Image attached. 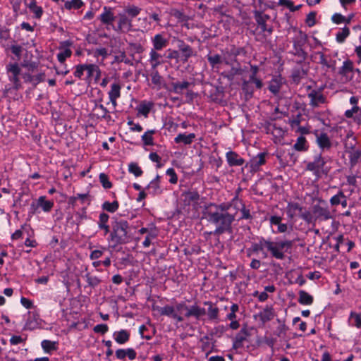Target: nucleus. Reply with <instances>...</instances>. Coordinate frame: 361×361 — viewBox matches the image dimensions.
<instances>
[{
	"label": "nucleus",
	"mask_w": 361,
	"mask_h": 361,
	"mask_svg": "<svg viewBox=\"0 0 361 361\" xmlns=\"http://www.w3.org/2000/svg\"><path fill=\"white\" fill-rule=\"evenodd\" d=\"M204 305L208 306V319L214 323H219L220 321L219 309L211 301H206L204 302ZM184 311L185 312L184 314L185 317L190 318L193 317L196 319H200L207 313L204 307H201L197 304L188 306L185 302H177L175 306L166 305L159 309L161 315L169 317L174 319L177 323L184 320V317L182 316V313Z\"/></svg>",
	"instance_id": "f257e3e1"
},
{
	"label": "nucleus",
	"mask_w": 361,
	"mask_h": 361,
	"mask_svg": "<svg viewBox=\"0 0 361 361\" xmlns=\"http://www.w3.org/2000/svg\"><path fill=\"white\" fill-rule=\"evenodd\" d=\"M231 204L221 203L219 204L209 203L202 209V219L215 226L213 231L214 235H221L225 233L233 232L232 224L235 220V213L228 212Z\"/></svg>",
	"instance_id": "f03ea898"
},
{
	"label": "nucleus",
	"mask_w": 361,
	"mask_h": 361,
	"mask_svg": "<svg viewBox=\"0 0 361 361\" xmlns=\"http://www.w3.org/2000/svg\"><path fill=\"white\" fill-rule=\"evenodd\" d=\"M293 246L292 240H280L274 242L271 239H266L263 237L259 238L258 242L252 243L251 247L247 250V256L251 254L262 252V258H267V251L270 252L271 256L277 259H283L285 252Z\"/></svg>",
	"instance_id": "7ed1b4c3"
},
{
	"label": "nucleus",
	"mask_w": 361,
	"mask_h": 361,
	"mask_svg": "<svg viewBox=\"0 0 361 361\" xmlns=\"http://www.w3.org/2000/svg\"><path fill=\"white\" fill-rule=\"evenodd\" d=\"M133 239L128 223L125 220L115 219L111 223V230L107 238L109 245L116 249L118 245L130 243Z\"/></svg>",
	"instance_id": "20e7f679"
},
{
	"label": "nucleus",
	"mask_w": 361,
	"mask_h": 361,
	"mask_svg": "<svg viewBox=\"0 0 361 361\" xmlns=\"http://www.w3.org/2000/svg\"><path fill=\"white\" fill-rule=\"evenodd\" d=\"M142 9L135 5H128L126 6L122 13L118 15V22L116 26H113V30L117 32L127 33L134 31L133 25V19L137 16Z\"/></svg>",
	"instance_id": "39448f33"
},
{
	"label": "nucleus",
	"mask_w": 361,
	"mask_h": 361,
	"mask_svg": "<svg viewBox=\"0 0 361 361\" xmlns=\"http://www.w3.org/2000/svg\"><path fill=\"white\" fill-rule=\"evenodd\" d=\"M254 17L257 24L258 28L260 29V32L257 34V36L259 37V39L257 40H264L274 32V26L271 24H269V21H270L271 17L269 15L263 13L260 11H255Z\"/></svg>",
	"instance_id": "423d86ee"
},
{
	"label": "nucleus",
	"mask_w": 361,
	"mask_h": 361,
	"mask_svg": "<svg viewBox=\"0 0 361 361\" xmlns=\"http://www.w3.org/2000/svg\"><path fill=\"white\" fill-rule=\"evenodd\" d=\"M326 161L322 157V154H317L314 157L312 161H309L306 165V170L312 172L316 179L318 180L323 175H327L329 169L326 166Z\"/></svg>",
	"instance_id": "0eeeda50"
},
{
	"label": "nucleus",
	"mask_w": 361,
	"mask_h": 361,
	"mask_svg": "<svg viewBox=\"0 0 361 361\" xmlns=\"http://www.w3.org/2000/svg\"><path fill=\"white\" fill-rule=\"evenodd\" d=\"M6 70L8 75V79L13 82L14 88L18 90L20 87V82L18 77L20 73V68L18 64L16 63H10L6 65Z\"/></svg>",
	"instance_id": "6e6552de"
},
{
	"label": "nucleus",
	"mask_w": 361,
	"mask_h": 361,
	"mask_svg": "<svg viewBox=\"0 0 361 361\" xmlns=\"http://www.w3.org/2000/svg\"><path fill=\"white\" fill-rule=\"evenodd\" d=\"M314 135L316 137V143L322 152H326L331 149L333 144L326 133H319L316 130L314 132Z\"/></svg>",
	"instance_id": "1a4fd4ad"
},
{
	"label": "nucleus",
	"mask_w": 361,
	"mask_h": 361,
	"mask_svg": "<svg viewBox=\"0 0 361 361\" xmlns=\"http://www.w3.org/2000/svg\"><path fill=\"white\" fill-rule=\"evenodd\" d=\"M312 60H317L318 59L319 61L317 63L321 64L323 67L326 68L327 69H331L333 71L336 70V60L333 59L330 56L325 55L322 51L314 52L312 56Z\"/></svg>",
	"instance_id": "9d476101"
},
{
	"label": "nucleus",
	"mask_w": 361,
	"mask_h": 361,
	"mask_svg": "<svg viewBox=\"0 0 361 361\" xmlns=\"http://www.w3.org/2000/svg\"><path fill=\"white\" fill-rule=\"evenodd\" d=\"M113 10V8L105 6L103 7L102 13L98 17V20L103 25H106V28L111 27L113 29V26H114V21L116 19V16Z\"/></svg>",
	"instance_id": "9b49d317"
},
{
	"label": "nucleus",
	"mask_w": 361,
	"mask_h": 361,
	"mask_svg": "<svg viewBox=\"0 0 361 361\" xmlns=\"http://www.w3.org/2000/svg\"><path fill=\"white\" fill-rule=\"evenodd\" d=\"M182 201L184 206L196 207L199 204L200 195L196 190H188L182 193Z\"/></svg>",
	"instance_id": "f8f14e48"
},
{
	"label": "nucleus",
	"mask_w": 361,
	"mask_h": 361,
	"mask_svg": "<svg viewBox=\"0 0 361 361\" xmlns=\"http://www.w3.org/2000/svg\"><path fill=\"white\" fill-rule=\"evenodd\" d=\"M229 204L231 207H233L235 209L240 210L242 216L240 217V219H252L250 207H246L243 202L238 198V195L235 196Z\"/></svg>",
	"instance_id": "ddd939ff"
},
{
	"label": "nucleus",
	"mask_w": 361,
	"mask_h": 361,
	"mask_svg": "<svg viewBox=\"0 0 361 361\" xmlns=\"http://www.w3.org/2000/svg\"><path fill=\"white\" fill-rule=\"evenodd\" d=\"M312 213L317 219L327 221L332 218L331 212L327 206L314 204L312 207Z\"/></svg>",
	"instance_id": "4468645a"
},
{
	"label": "nucleus",
	"mask_w": 361,
	"mask_h": 361,
	"mask_svg": "<svg viewBox=\"0 0 361 361\" xmlns=\"http://www.w3.org/2000/svg\"><path fill=\"white\" fill-rule=\"evenodd\" d=\"M353 63L348 59L343 61L342 66L339 68L338 74L344 78L345 82H348L353 78Z\"/></svg>",
	"instance_id": "2eb2a0df"
},
{
	"label": "nucleus",
	"mask_w": 361,
	"mask_h": 361,
	"mask_svg": "<svg viewBox=\"0 0 361 361\" xmlns=\"http://www.w3.org/2000/svg\"><path fill=\"white\" fill-rule=\"evenodd\" d=\"M152 43L153 47L151 51H158L166 48L169 44V39L164 37L161 33L155 35L152 38Z\"/></svg>",
	"instance_id": "dca6fc26"
},
{
	"label": "nucleus",
	"mask_w": 361,
	"mask_h": 361,
	"mask_svg": "<svg viewBox=\"0 0 361 361\" xmlns=\"http://www.w3.org/2000/svg\"><path fill=\"white\" fill-rule=\"evenodd\" d=\"M121 85L118 82H114L111 85V89L108 92L110 102L114 108L117 106V99L121 97Z\"/></svg>",
	"instance_id": "f3484780"
},
{
	"label": "nucleus",
	"mask_w": 361,
	"mask_h": 361,
	"mask_svg": "<svg viewBox=\"0 0 361 361\" xmlns=\"http://www.w3.org/2000/svg\"><path fill=\"white\" fill-rule=\"evenodd\" d=\"M83 277L86 280L87 286L91 288H97L102 282L100 276L95 275L92 271H88L87 268H85V274Z\"/></svg>",
	"instance_id": "a211bd4d"
},
{
	"label": "nucleus",
	"mask_w": 361,
	"mask_h": 361,
	"mask_svg": "<svg viewBox=\"0 0 361 361\" xmlns=\"http://www.w3.org/2000/svg\"><path fill=\"white\" fill-rule=\"evenodd\" d=\"M310 99V105L312 107H317L319 104L326 102V97L319 91L313 90L307 94Z\"/></svg>",
	"instance_id": "6ab92c4d"
},
{
	"label": "nucleus",
	"mask_w": 361,
	"mask_h": 361,
	"mask_svg": "<svg viewBox=\"0 0 361 361\" xmlns=\"http://www.w3.org/2000/svg\"><path fill=\"white\" fill-rule=\"evenodd\" d=\"M228 164L230 166H240L244 164L245 159L234 151H229L226 154Z\"/></svg>",
	"instance_id": "aec40b11"
},
{
	"label": "nucleus",
	"mask_w": 361,
	"mask_h": 361,
	"mask_svg": "<svg viewBox=\"0 0 361 361\" xmlns=\"http://www.w3.org/2000/svg\"><path fill=\"white\" fill-rule=\"evenodd\" d=\"M249 335L250 334L247 329L246 327L242 328L233 339V348L235 349L242 348L243 346V342L247 339Z\"/></svg>",
	"instance_id": "412c9836"
},
{
	"label": "nucleus",
	"mask_w": 361,
	"mask_h": 361,
	"mask_svg": "<svg viewBox=\"0 0 361 361\" xmlns=\"http://www.w3.org/2000/svg\"><path fill=\"white\" fill-rule=\"evenodd\" d=\"M283 84V79L281 75L274 76L269 82L268 90L274 94L277 95Z\"/></svg>",
	"instance_id": "4be33fe9"
},
{
	"label": "nucleus",
	"mask_w": 361,
	"mask_h": 361,
	"mask_svg": "<svg viewBox=\"0 0 361 361\" xmlns=\"http://www.w3.org/2000/svg\"><path fill=\"white\" fill-rule=\"evenodd\" d=\"M92 111L94 112V116L97 119H111L109 111L103 104H95Z\"/></svg>",
	"instance_id": "5701e85b"
},
{
	"label": "nucleus",
	"mask_w": 361,
	"mask_h": 361,
	"mask_svg": "<svg viewBox=\"0 0 361 361\" xmlns=\"http://www.w3.org/2000/svg\"><path fill=\"white\" fill-rule=\"evenodd\" d=\"M271 226H277V230L274 231L276 233H285L288 230V225L281 222L282 218L279 216L273 215L269 219Z\"/></svg>",
	"instance_id": "b1692460"
},
{
	"label": "nucleus",
	"mask_w": 361,
	"mask_h": 361,
	"mask_svg": "<svg viewBox=\"0 0 361 361\" xmlns=\"http://www.w3.org/2000/svg\"><path fill=\"white\" fill-rule=\"evenodd\" d=\"M258 317L262 324H265L274 318V310L272 306L267 305L261 312H259Z\"/></svg>",
	"instance_id": "393cba45"
},
{
	"label": "nucleus",
	"mask_w": 361,
	"mask_h": 361,
	"mask_svg": "<svg viewBox=\"0 0 361 361\" xmlns=\"http://www.w3.org/2000/svg\"><path fill=\"white\" fill-rule=\"evenodd\" d=\"M149 193L155 196L161 194L162 190L160 186V176L157 175L153 180H152L146 188Z\"/></svg>",
	"instance_id": "a878e982"
},
{
	"label": "nucleus",
	"mask_w": 361,
	"mask_h": 361,
	"mask_svg": "<svg viewBox=\"0 0 361 361\" xmlns=\"http://www.w3.org/2000/svg\"><path fill=\"white\" fill-rule=\"evenodd\" d=\"M149 56L148 61L151 65V70L157 69L164 63L162 55L157 51L150 50Z\"/></svg>",
	"instance_id": "bb28decb"
},
{
	"label": "nucleus",
	"mask_w": 361,
	"mask_h": 361,
	"mask_svg": "<svg viewBox=\"0 0 361 361\" xmlns=\"http://www.w3.org/2000/svg\"><path fill=\"white\" fill-rule=\"evenodd\" d=\"M196 137V135L195 133H179L175 138L174 142L176 144H180L183 143L185 145H190L192 144Z\"/></svg>",
	"instance_id": "cd10ccee"
},
{
	"label": "nucleus",
	"mask_w": 361,
	"mask_h": 361,
	"mask_svg": "<svg viewBox=\"0 0 361 361\" xmlns=\"http://www.w3.org/2000/svg\"><path fill=\"white\" fill-rule=\"evenodd\" d=\"M305 42L299 39L293 40V54L295 56L302 58L305 60L307 58V54L303 49L302 47L304 45Z\"/></svg>",
	"instance_id": "c85d7f7f"
},
{
	"label": "nucleus",
	"mask_w": 361,
	"mask_h": 361,
	"mask_svg": "<svg viewBox=\"0 0 361 361\" xmlns=\"http://www.w3.org/2000/svg\"><path fill=\"white\" fill-rule=\"evenodd\" d=\"M251 73L249 76L248 81L252 84L253 83L255 85L257 89H261L263 86V82L261 79L257 77V74L259 71V68L257 66H250Z\"/></svg>",
	"instance_id": "c756f323"
},
{
	"label": "nucleus",
	"mask_w": 361,
	"mask_h": 361,
	"mask_svg": "<svg viewBox=\"0 0 361 361\" xmlns=\"http://www.w3.org/2000/svg\"><path fill=\"white\" fill-rule=\"evenodd\" d=\"M302 208L297 202H289L286 207V214L288 218L293 219L298 215V212H301Z\"/></svg>",
	"instance_id": "7c9ffc66"
},
{
	"label": "nucleus",
	"mask_w": 361,
	"mask_h": 361,
	"mask_svg": "<svg viewBox=\"0 0 361 361\" xmlns=\"http://www.w3.org/2000/svg\"><path fill=\"white\" fill-rule=\"evenodd\" d=\"M266 156L267 154L265 152H262L258 154L256 157H253L250 161L251 169L254 171L258 170L262 165L265 164Z\"/></svg>",
	"instance_id": "2f4dec72"
},
{
	"label": "nucleus",
	"mask_w": 361,
	"mask_h": 361,
	"mask_svg": "<svg viewBox=\"0 0 361 361\" xmlns=\"http://www.w3.org/2000/svg\"><path fill=\"white\" fill-rule=\"evenodd\" d=\"M207 61H209L212 68H215L217 65H219L224 62L227 65H231L229 61L226 59H223L221 56L218 54H208L207 56Z\"/></svg>",
	"instance_id": "473e14b6"
},
{
	"label": "nucleus",
	"mask_w": 361,
	"mask_h": 361,
	"mask_svg": "<svg viewBox=\"0 0 361 361\" xmlns=\"http://www.w3.org/2000/svg\"><path fill=\"white\" fill-rule=\"evenodd\" d=\"M293 149L298 152L307 151L309 149V145L306 138L302 135L299 136L297 138L295 143L293 145Z\"/></svg>",
	"instance_id": "72a5a7b5"
},
{
	"label": "nucleus",
	"mask_w": 361,
	"mask_h": 361,
	"mask_svg": "<svg viewBox=\"0 0 361 361\" xmlns=\"http://www.w3.org/2000/svg\"><path fill=\"white\" fill-rule=\"evenodd\" d=\"M171 86L172 89L170 90V91L176 94H182L183 90L188 89L190 86V83L184 80L182 82H171Z\"/></svg>",
	"instance_id": "f704fd0d"
},
{
	"label": "nucleus",
	"mask_w": 361,
	"mask_h": 361,
	"mask_svg": "<svg viewBox=\"0 0 361 361\" xmlns=\"http://www.w3.org/2000/svg\"><path fill=\"white\" fill-rule=\"evenodd\" d=\"M37 202L38 203L39 208H42L44 212H49L54 207V202L47 200L45 196L39 197Z\"/></svg>",
	"instance_id": "c9c22d12"
},
{
	"label": "nucleus",
	"mask_w": 361,
	"mask_h": 361,
	"mask_svg": "<svg viewBox=\"0 0 361 361\" xmlns=\"http://www.w3.org/2000/svg\"><path fill=\"white\" fill-rule=\"evenodd\" d=\"M29 10L34 14V18L40 19L43 15V8L42 6H37L35 0H32L31 2L27 5Z\"/></svg>",
	"instance_id": "e433bc0d"
},
{
	"label": "nucleus",
	"mask_w": 361,
	"mask_h": 361,
	"mask_svg": "<svg viewBox=\"0 0 361 361\" xmlns=\"http://www.w3.org/2000/svg\"><path fill=\"white\" fill-rule=\"evenodd\" d=\"M150 76L152 82L157 87L158 90L164 87V79L159 74L157 69L151 70Z\"/></svg>",
	"instance_id": "4c0bfd02"
},
{
	"label": "nucleus",
	"mask_w": 361,
	"mask_h": 361,
	"mask_svg": "<svg viewBox=\"0 0 361 361\" xmlns=\"http://www.w3.org/2000/svg\"><path fill=\"white\" fill-rule=\"evenodd\" d=\"M298 302L303 305H310L313 303V297L307 292L303 290H300L298 293Z\"/></svg>",
	"instance_id": "58836bf2"
},
{
	"label": "nucleus",
	"mask_w": 361,
	"mask_h": 361,
	"mask_svg": "<svg viewBox=\"0 0 361 361\" xmlns=\"http://www.w3.org/2000/svg\"><path fill=\"white\" fill-rule=\"evenodd\" d=\"M154 104L152 102L142 101L137 108L138 113L147 117L150 112Z\"/></svg>",
	"instance_id": "ea45409f"
},
{
	"label": "nucleus",
	"mask_w": 361,
	"mask_h": 361,
	"mask_svg": "<svg viewBox=\"0 0 361 361\" xmlns=\"http://www.w3.org/2000/svg\"><path fill=\"white\" fill-rule=\"evenodd\" d=\"M85 71H87V78H90L96 74V78H98L101 75V71L98 66L95 64H85Z\"/></svg>",
	"instance_id": "a19ab883"
},
{
	"label": "nucleus",
	"mask_w": 361,
	"mask_h": 361,
	"mask_svg": "<svg viewBox=\"0 0 361 361\" xmlns=\"http://www.w3.org/2000/svg\"><path fill=\"white\" fill-rule=\"evenodd\" d=\"M115 341L119 344H123L126 343L130 338V334L126 330H121L115 332L114 334Z\"/></svg>",
	"instance_id": "79ce46f5"
},
{
	"label": "nucleus",
	"mask_w": 361,
	"mask_h": 361,
	"mask_svg": "<svg viewBox=\"0 0 361 361\" xmlns=\"http://www.w3.org/2000/svg\"><path fill=\"white\" fill-rule=\"evenodd\" d=\"M360 157L361 150L353 147L352 150L349 152V161L350 164V166H355L357 164Z\"/></svg>",
	"instance_id": "37998d69"
},
{
	"label": "nucleus",
	"mask_w": 361,
	"mask_h": 361,
	"mask_svg": "<svg viewBox=\"0 0 361 361\" xmlns=\"http://www.w3.org/2000/svg\"><path fill=\"white\" fill-rule=\"evenodd\" d=\"M42 349L45 353H49L52 350L57 349V342L51 341L49 340H44L41 343Z\"/></svg>",
	"instance_id": "c03bdc74"
},
{
	"label": "nucleus",
	"mask_w": 361,
	"mask_h": 361,
	"mask_svg": "<svg viewBox=\"0 0 361 361\" xmlns=\"http://www.w3.org/2000/svg\"><path fill=\"white\" fill-rule=\"evenodd\" d=\"M118 207H119V203L116 200H115L112 202L106 201L102 205V208L104 210L109 212L110 213H114L116 211H117V209H118Z\"/></svg>",
	"instance_id": "a18cd8bd"
},
{
	"label": "nucleus",
	"mask_w": 361,
	"mask_h": 361,
	"mask_svg": "<svg viewBox=\"0 0 361 361\" xmlns=\"http://www.w3.org/2000/svg\"><path fill=\"white\" fill-rule=\"evenodd\" d=\"M59 51L56 55L57 59L61 64H64L66 59L71 56L72 51L71 49H63Z\"/></svg>",
	"instance_id": "49530a36"
},
{
	"label": "nucleus",
	"mask_w": 361,
	"mask_h": 361,
	"mask_svg": "<svg viewBox=\"0 0 361 361\" xmlns=\"http://www.w3.org/2000/svg\"><path fill=\"white\" fill-rule=\"evenodd\" d=\"M129 173L133 174L136 178L140 177L143 174V171L137 163L130 162L128 164Z\"/></svg>",
	"instance_id": "de8ad7c7"
},
{
	"label": "nucleus",
	"mask_w": 361,
	"mask_h": 361,
	"mask_svg": "<svg viewBox=\"0 0 361 361\" xmlns=\"http://www.w3.org/2000/svg\"><path fill=\"white\" fill-rule=\"evenodd\" d=\"M349 35L350 30L348 27L345 26L341 31L336 33V39L338 43H343Z\"/></svg>",
	"instance_id": "09e8293b"
},
{
	"label": "nucleus",
	"mask_w": 361,
	"mask_h": 361,
	"mask_svg": "<svg viewBox=\"0 0 361 361\" xmlns=\"http://www.w3.org/2000/svg\"><path fill=\"white\" fill-rule=\"evenodd\" d=\"M180 53L181 60L183 62H187L189 58L195 55V52L190 45H188L187 47H185L184 49H182Z\"/></svg>",
	"instance_id": "8fccbe9b"
},
{
	"label": "nucleus",
	"mask_w": 361,
	"mask_h": 361,
	"mask_svg": "<svg viewBox=\"0 0 361 361\" xmlns=\"http://www.w3.org/2000/svg\"><path fill=\"white\" fill-rule=\"evenodd\" d=\"M82 0L66 1L64 4V8L67 10L79 9L83 6Z\"/></svg>",
	"instance_id": "3c124183"
},
{
	"label": "nucleus",
	"mask_w": 361,
	"mask_h": 361,
	"mask_svg": "<svg viewBox=\"0 0 361 361\" xmlns=\"http://www.w3.org/2000/svg\"><path fill=\"white\" fill-rule=\"evenodd\" d=\"M344 197L345 194L343 190H338L336 195L331 197L329 200L331 205L334 207L339 205Z\"/></svg>",
	"instance_id": "603ef678"
},
{
	"label": "nucleus",
	"mask_w": 361,
	"mask_h": 361,
	"mask_svg": "<svg viewBox=\"0 0 361 361\" xmlns=\"http://www.w3.org/2000/svg\"><path fill=\"white\" fill-rule=\"evenodd\" d=\"M154 133L155 130H147L142 135V140L145 145H152L154 144L152 134Z\"/></svg>",
	"instance_id": "864d4df0"
},
{
	"label": "nucleus",
	"mask_w": 361,
	"mask_h": 361,
	"mask_svg": "<svg viewBox=\"0 0 361 361\" xmlns=\"http://www.w3.org/2000/svg\"><path fill=\"white\" fill-rule=\"evenodd\" d=\"M279 4L286 6L291 12L299 10L302 6V5L294 6L293 2L290 0H279Z\"/></svg>",
	"instance_id": "5fc2aeb1"
},
{
	"label": "nucleus",
	"mask_w": 361,
	"mask_h": 361,
	"mask_svg": "<svg viewBox=\"0 0 361 361\" xmlns=\"http://www.w3.org/2000/svg\"><path fill=\"white\" fill-rule=\"evenodd\" d=\"M99 181L104 189H110L112 187V183L109 178L104 173H101L99 176Z\"/></svg>",
	"instance_id": "6e6d98bb"
},
{
	"label": "nucleus",
	"mask_w": 361,
	"mask_h": 361,
	"mask_svg": "<svg viewBox=\"0 0 361 361\" xmlns=\"http://www.w3.org/2000/svg\"><path fill=\"white\" fill-rule=\"evenodd\" d=\"M242 90L245 93V94L252 97L254 92V88L251 85V83L246 80H244L242 82Z\"/></svg>",
	"instance_id": "4d7b16f0"
},
{
	"label": "nucleus",
	"mask_w": 361,
	"mask_h": 361,
	"mask_svg": "<svg viewBox=\"0 0 361 361\" xmlns=\"http://www.w3.org/2000/svg\"><path fill=\"white\" fill-rule=\"evenodd\" d=\"M22 66L26 68L29 71H35L38 68V63L32 61H24Z\"/></svg>",
	"instance_id": "13d9d810"
},
{
	"label": "nucleus",
	"mask_w": 361,
	"mask_h": 361,
	"mask_svg": "<svg viewBox=\"0 0 361 361\" xmlns=\"http://www.w3.org/2000/svg\"><path fill=\"white\" fill-rule=\"evenodd\" d=\"M93 331L95 333L105 334L109 331V327L106 324H100L94 326Z\"/></svg>",
	"instance_id": "bf43d9fd"
},
{
	"label": "nucleus",
	"mask_w": 361,
	"mask_h": 361,
	"mask_svg": "<svg viewBox=\"0 0 361 361\" xmlns=\"http://www.w3.org/2000/svg\"><path fill=\"white\" fill-rule=\"evenodd\" d=\"M316 12L312 11L307 15L305 23L309 27H312L315 25Z\"/></svg>",
	"instance_id": "052dcab7"
},
{
	"label": "nucleus",
	"mask_w": 361,
	"mask_h": 361,
	"mask_svg": "<svg viewBox=\"0 0 361 361\" xmlns=\"http://www.w3.org/2000/svg\"><path fill=\"white\" fill-rule=\"evenodd\" d=\"M75 71L73 75L75 77L81 79L82 76L84 74V71H85V64H79L75 66Z\"/></svg>",
	"instance_id": "680f3d73"
},
{
	"label": "nucleus",
	"mask_w": 361,
	"mask_h": 361,
	"mask_svg": "<svg viewBox=\"0 0 361 361\" xmlns=\"http://www.w3.org/2000/svg\"><path fill=\"white\" fill-rule=\"evenodd\" d=\"M108 50L104 47L97 48L94 51V57L101 56H102V59H104L108 56Z\"/></svg>",
	"instance_id": "e2e57ef3"
},
{
	"label": "nucleus",
	"mask_w": 361,
	"mask_h": 361,
	"mask_svg": "<svg viewBox=\"0 0 361 361\" xmlns=\"http://www.w3.org/2000/svg\"><path fill=\"white\" fill-rule=\"evenodd\" d=\"M166 175L170 176L169 182L172 184H176L178 181V177L173 168H169L166 170Z\"/></svg>",
	"instance_id": "0e129e2a"
},
{
	"label": "nucleus",
	"mask_w": 361,
	"mask_h": 361,
	"mask_svg": "<svg viewBox=\"0 0 361 361\" xmlns=\"http://www.w3.org/2000/svg\"><path fill=\"white\" fill-rule=\"evenodd\" d=\"M331 20L335 24L343 23L345 20V17L341 13H336L331 16Z\"/></svg>",
	"instance_id": "69168bd1"
},
{
	"label": "nucleus",
	"mask_w": 361,
	"mask_h": 361,
	"mask_svg": "<svg viewBox=\"0 0 361 361\" xmlns=\"http://www.w3.org/2000/svg\"><path fill=\"white\" fill-rule=\"evenodd\" d=\"M350 319H354V326L358 329L361 328V314H357L355 312H351L350 314Z\"/></svg>",
	"instance_id": "338daca9"
},
{
	"label": "nucleus",
	"mask_w": 361,
	"mask_h": 361,
	"mask_svg": "<svg viewBox=\"0 0 361 361\" xmlns=\"http://www.w3.org/2000/svg\"><path fill=\"white\" fill-rule=\"evenodd\" d=\"M109 219V216L107 214H106L104 212L101 213L99 214V221L97 222L98 227H100L102 225L108 224Z\"/></svg>",
	"instance_id": "774afa93"
}]
</instances>
